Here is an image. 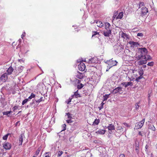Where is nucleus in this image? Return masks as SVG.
<instances>
[{"mask_svg":"<svg viewBox=\"0 0 157 157\" xmlns=\"http://www.w3.org/2000/svg\"><path fill=\"white\" fill-rule=\"evenodd\" d=\"M140 50L141 54L139 56L140 59L143 58L147 52V49L145 48H140L139 49Z\"/></svg>","mask_w":157,"mask_h":157,"instance_id":"1","label":"nucleus"},{"mask_svg":"<svg viewBox=\"0 0 157 157\" xmlns=\"http://www.w3.org/2000/svg\"><path fill=\"white\" fill-rule=\"evenodd\" d=\"M99 149L100 150L99 155L101 157H108V156L106 154L105 152V149L104 148L100 147Z\"/></svg>","mask_w":157,"mask_h":157,"instance_id":"2","label":"nucleus"},{"mask_svg":"<svg viewBox=\"0 0 157 157\" xmlns=\"http://www.w3.org/2000/svg\"><path fill=\"white\" fill-rule=\"evenodd\" d=\"M106 63L108 64L109 67H111L113 66L116 65L117 62L116 60H113L112 59H111L109 61H107Z\"/></svg>","mask_w":157,"mask_h":157,"instance_id":"3","label":"nucleus"},{"mask_svg":"<svg viewBox=\"0 0 157 157\" xmlns=\"http://www.w3.org/2000/svg\"><path fill=\"white\" fill-rule=\"evenodd\" d=\"M0 79L3 82H5L8 78L7 74L5 73L2 74L0 77Z\"/></svg>","mask_w":157,"mask_h":157,"instance_id":"4","label":"nucleus"},{"mask_svg":"<svg viewBox=\"0 0 157 157\" xmlns=\"http://www.w3.org/2000/svg\"><path fill=\"white\" fill-rule=\"evenodd\" d=\"M36 99H33V102H31L30 103V104L31 105H32L33 104H35V102H36V103H40L41 101H44V98H43V97H41L38 100H36Z\"/></svg>","mask_w":157,"mask_h":157,"instance_id":"5","label":"nucleus"},{"mask_svg":"<svg viewBox=\"0 0 157 157\" xmlns=\"http://www.w3.org/2000/svg\"><path fill=\"white\" fill-rule=\"evenodd\" d=\"M78 68L80 71H84L86 68L85 64L82 62H81L78 65Z\"/></svg>","mask_w":157,"mask_h":157,"instance_id":"6","label":"nucleus"},{"mask_svg":"<svg viewBox=\"0 0 157 157\" xmlns=\"http://www.w3.org/2000/svg\"><path fill=\"white\" fill-rule=\"evenodd\" d=\"M3 147L6 150H10L11 147L10 144L8 142H5L3 144Z\"/></svg>","mask_w":157,"mask_h":157,"instance_id":"7","label":"nucleus"},{"mask_svg":"<svg viewBox=\"0 0 157 157\" xmlns=\"http://www.w3.org/2000/svg\"><path fill=\"white\" fill-rule=\"evenodd\" d=\"M122 87H121L118 86L113 90L112 93L115 94L118 92H120L122 91Z\"/></svg>","mask_w":157,"mask_h":157,"instance_id":"8","label":"nucleus"},{"mask_svg":"<svg viewBox=\"0 0 157 157\" xmlns=\"http://www.w3.org/2000/svg\"><path fill=\"white\" fill-rule=\"evenodd\" d=\"M144 121L145 119L144 118L137 124L136 126L138 129L142 127L144 122Z\"/></svg>","mask_w":157,"mask_h":157,"instance_id":"9","label":"nucleus"},{"mask_svg":"<svg viewBox=\"0 0 157 157\" xmlns=\"http://www.w3.org/2000/svg\"><path fill=\"white\" fill-rule=\"evenodd\" d=\"M148 12L147 9L146 7H143L141 8V15L143 16L146 15L147 13Z\"/></svg>","mask_w":157,"mask_h":157,"instance_id":"10","label":"nucleus"},{"mask_svg":"<svg viewBox=\"0 0 157 157\" xmlns=\"http://www.w3.org/2000/svg\"><path fill=\"white\" fill-rule=\"evenodd\" d=\"M84 75V74L83 73H80L78 71L76 75V77L77 78L80 79L82 78Z\"/></svg>","mask_w":157,"mask_h":157,"instance_id":"11","label":"nucleus"},{"mask_svg":"<svg viewBox=\"0 0 157 157\" xmlns=\"http://www.w3.org/2000/svg\"><path fill=\"white\" fill-rule=\"evenodd\" d=\"M111 34V30H107L106 31L103 32V34L105 36H109Z\"/></svg>","mask_w":157,"mask_h":157,"instance_id":"12","label":"nucleus"},{"mask_svg":"<svg viewBox=\"0 0 157 157\" xmlns=\"http://www.w3.org/2000/svg\"><path fill=\"white\" fill-rule=\"evenodd\" d=\"M25 135L24 134L22 133L20 135L19 137V142L21 143L20 145H22L23 138H25Z\"/></svg>","mask_w":157,"mask_h":157,"instance_id":"13","label":"nucleus"},{"mask_svg":"<svg viewBox=\"0 0 157 157\" xmlns=\"http://www.w3.org/2000/svg\"><path fill=\"white\" fill-rule=\"evenodd\" d=\"M129 43L131 44L132 45L136 47H137L139 45L138 42L134 41H130L129 42Z\"/></svg>","mask_w":157,"mask_h":157,"instance_id":"14","label":"nucleus"},{"mask_svg":"<svg viewBox=\"0 0 157 157\" xmlns=\"http://www.w3.org/2000/svg\"><path fill=\"white\" fill-rule=\"evenodd\" d=\"M96 23L97 24V26L100 27H101L104 25L103 24L99 21L96 20Z\"/></svg>","mask_w":157,"mask_h":157,"instance_id":"15","label":"nucleus"},{"mask_svg":"<svg viewBox=\"0 0 157 157\" xmlns=\"http://www.w3.org/2000/svg\"><path fill=\"white\" fill-rule=\"evenodd\" d=\"M13 71V69L12 67H10L7 71L8 74L9 75H11Z\"/></svg>","mask_w":157,"mask_h":157,"instance_id":"16","label":"nucleus"},{"mask_svg":"<svg viewBox=\"0 0 157 157\" xmlns=\"http://www.w3.org/2000/svg\"><path fill=\"white\" fill-rule=\"evenodd\" d=\"M148 128L151 130L153 131H155V128L153 124H149L148 125Z\"/></svg>","mask_w":157,"mask_h":157,"instance_id":"17","label":"nucleus"},{"mask_svg":"<svg viewBox=\"0 0 157 157\" xmlns=\"http://www.w3.org/2000/svg\"><path fill=\"white\" fill-rule=\"evenodd\" d=\"M110 25L108 22H106L105 24V29L107 30H111L110 29Z\"/></svg>","mask_w":157,"mask_h":157,"instance_id":"18","label":"nucleus"},{"mask_svg":"<svg viewBox=\"0 0 157 157\" xmlns=\"http://www.w3.org/2000/svg\"><path fill=\"white\" fill-rule=\"evenodd\" d=\"M94 59H96V58H92L90 59L88 61V63H94L95 62V60H94Z\"/></svg>","mask_w":157,"mask_h":157,"instance_id":"19","label":"nucleus"},{"mask_svg":"<svg viewBox=\"0 0 157 157\" xmlns=\"http://www.w3.org/2000/svg\"><path fill=\"white\" fill-rule=\"evenodd\" d=\"M108 128L109 130H112L115 129L113 125L112 124H109L108 127Z\"/></svg>","mask_w":157,"mask_h":157,"instance_id":"20","label":"nucleus"},{"mask_svg":"<svg viewBox=\"0 0 157 157\" xmlns=\"http://www.w3.org/2000/svg\"><path fill=\"white\" fill-rule=\"evenodd\" d=\"M81 97L80 94H79L78 93H74L73 95H72V97L74 98L75 97V98H78V97Z\"/></svg>","mask_w":157,"mask_h":157,"instance_id":"21","label":"nucleus"},{"mask_svg":"<svg viewBox=\"0 0 157 157\" xmlns=\"http://www.w3.org/2000/svg\"><path fill=\"white\" fill-rule=\"evenodd\" d=\"M139 64L140 65H142L143 64H146L147 63L146 60H142L138 62Z\"/></svg>","mask_w":157,"mask_h":157,"instance_id":"22","label":"nucleus"},{"mask_svg":"<svg viewBox=\"0 0 157 157\" xmlns=\"http://www.w3.org/2000/svg\"><path fill=\"white\" fill-rule=\"evenodd\" d=\"M123 13L122 12H120L119 14L118 15V16L117 17L116 19H121L123 16Z\"/></svg>","mask_w":157,"mask_h":157,"instance_id":"23","label":"nucleus"},{"mask_svg":"<svg viewBox=\"0 0 157 157\" xmlns=\"http://www.w3.org/2000/svg\"><path fill=\"white\" fill-rule=\"evenodd\" d=\"M124 84H125V88L127 87L128 86H132L133 85V84H132V82H126V83L125 84L124 83Z\"/></svg>","mask_w":157,"mask_h":157,"instance_id":"24","label":"nucleus"},{"mask_svg":"<svg viewBox=\"0 0 157 157\" xmlns=\"http://www.w3.org/2000/svg\"><path fill=\"white\" fill-rule=\"evenodd\" d=\"M105 130H99L97 132L99 134L103 135L105 134Z\"/></svg>","mask_w":157,"mask_h":157,"instance_id":"25","label":"nucleus"},{"mask_svg":"<svg viewBox=\"0 0 157 157\" xmlns=\"http://www.w3.org/2000/svg\"><path fill=\"white\" fill-rule=\"evenodd\" d=\"M121 37L124 38H128V35L125 33L122 32L121 33Z\"/></svg>","mask_w":157,"mask_h":157,"instance_id":"26","label":"nucleus"},{"mask_svg":"<svg viewBox=\"0 0 157 157\" xmlns=\"http://www.w3.org/2000/svg\"><path fill=\"white\" fill-rule=\"evenodd\" d=\"M110 94H105L103 96V101L106 100L109 97Z\"/></svg>","mask_w":157,"mask_h":157,"instance_id":"27","label":"nucleus"},{"mask_svg":"<svg viewBox=\"0 0 157 157\" xmlns=\"http://www.w3.org/2000/svg\"><path fill=\"white\" fill-rule=\"evenodd\" d=\"M84 86V85L82 83H80V84L78 85L77 86V88L79 90L82 88Z\"/></svg>","mask_w":157,"mask_h":157,"instance_id":"28","label":"nucleus"},{"mask_svg":"<svg viewBox=\"0 0 157 157\" xmlns=\"http://www.w3.org/2000/svg\"><path fill=\"white\" fill-rule=\"evenodd\" d=\"M12 112L11 111H6L3 112V114L4 115H6L8 116H9V114Z\"/></svg>","mask_w":157,"mask_h":157,"instance_id":"29","label":"nucleus"},{"mask_svg":"<svg viewBox=\"0 0 157 157\" xmlns=\"http://www.w3.org/2000/svg\"><path fill=\"white\" fill-rule=\"evenodd\" d=\"M35 97V95L33 93H31V95L29 97L28 99L29 100L30 99H32L33 98H34Z\"/></svg>","mask_w":157,"mask_h":157,"instance_id":"30","label":"nucleus"},{"mask_svg":"<svg viewBox=\"0 0 157 157\" xmlns=\"http://www.w3.org/2000/svg\"><path fill=\"white\" fill-rule=\"evenodd\" d=\"M139 73L140 75H143L144 74V71L142 68H141L139 71Z\"/></svg>","mask_w":157,"mask_h":157,"instance_id":"31","label":"nucleus"},{"mask_svg":"<svg viewBox=\"0 0 157 157\" xmlns=\"http://www.w3.org/2000/svg\"><path fill=\"white\" fill-rule=\"evenodd\" d=\"M29 101V99L28 98H26L22 102V105H24L28 101Z\"/></svg>","mask_w":157,"mask_h":157,"instance_id":"32","label":"nucleus"},{"mask_svg":"<svg viewBox=\"0 0 157 157\" xmlns=\"http://www.w3.org/2000/svg\"><path fill=\"white\" fill-rule=\"evenodd\" d=\"M23 68V67L22 66H20L18 68L17 70L19 71V72H21Z\"/></svg>","mask_w":157,"mask_h":157,"instance_id":"33","label":"nucleus"},{"mask_svg":"<svg viewBox=\"0 0 157 157\" xmlns=\"http://www.w3.org/2000/svg\"><path fill=\"white\" fill-rule=\"evenodd\" d=\"M66 114L68 118L71 119L72 118V114H71L69 113H66Z\"/></svg>","mask_w":157,"mask_h":157,"instance_id":"34","label":"nucleus"},{"mask_svg":"<svg viewBox=\"0 0 157 157\" xmlns=\"http://www.w3.org/2000/svg\"><path fill=\"white\" fill-rule=\"evenodd\" d=\"M123 127L122 126H118L117 128V130H120L121 132L123 131Z\"/></svg>","mask_w":157,"mask_h":157,"instance_id":"35","label":"nucleus"},{"mask_svg":"<svg viewBox=\"0 0 157 157\" xmlns=\"http://www.w3.org/2000/svg\"><path fill=\"white\" fill-rule=\"evenodd\" d=\"M99 122V119H95L94 121L93 122L94 124H95L96 125L98 124Z\"/></svg>","mask_w":157,"mask_h":157,"instance_id":"36","label":"nucleus"},{"mask_svg":"<svg viewBox=\"0 0 157 157\" xmlns=\"http://www.w3.org/2000/svg\"><path fill=\"white\" fill-rule=\"evenodd\" d=\"M143 78V76L142 75H140L139 77H138V78H137L136 79V80L137 82H139V80L140 79H141L142 78Z\"/></svg>","mask_w":157,"mask_h":157,"instance_id":"37","label":"nucleus"},{"mask_svg":"<svg viewBox=\"0 0 157 157\" xmlns=\"http://www.w3.org/2000/svg\"><path fill=\"white\" fill-rule=\"evenodd\" d=\"M144 58L147 60H150L151 59V56H150L149 55H147L146 56H144Z\"/></svg>","mask_w":157,"mask_h":157,"instance_id":"38","label":"nucleus"},{"mask_svg":"<svg viewBox=\"0 0 157 157\" xmlns=\"http://www.w3.org/2000/svg\"><path fill=\"white\" fill-rule=\"evenodd\" d=\"M63 152L62 151H59L58 152L57 156L59 157L62 154Z\"/></svg>","mask_w":157,"mask_h":157,"instance_id":"39","label":"nucleus"},{"mask_svg":"<svg viewBox=\"0 0 157 157\" xmlns=\"http://www.w3.org/2000/svg\"><path fill=\"white\" fill-rule=\"evenodd\" d=\"M9 134H10L8 133V134L6 135H5L4 136H3V139L4 140H6L7 138V137L8 136V135Z\"/></svg>","mask_w":157,"mask_h":157,"instance_id":"40","label":"nucleus"},{"mask_svg":"<svg viewBox=\"0 0 157 157\" xmlns=\"http://www.w3.org/2000/svg\"><path fill=\"white\" fill-rule=\"evenodd\" d=\"M62 127L63 128V130L61 131H65L66 129V125L64 124L62 125Z\"/></svg>","mask_w":157,"mask_h":157,"instance_id":"41","label":"nucleus"},{"mask_svg":"<svg viewBox=\"0 0 157 157\" xmlns=\"http://www.w3.org/2000/svg\"><path fill=\"white\" fill-rule=\"evenodd\" d=\"M154 65V62H149L147 64V65L150 66H152Z\"/></svg>","mask_w":157,"mask_h":157,"instance_id":"42","label":"nucleus"},{"mask_svg":"<svg viewBox=\"0 0 157 157\" xmlns=\"http://www.w3.org/2000/svg\"><path fill=\"white\" fill-rule=\"evenodd\" d=\"M41 149V148H39L37 150L35 155H37L39 154L40 151V150Z\"/></svg>","mask_w":157,"mask_h":157,"instance_id":"43","label":"nucleus"},{"mask_svg":"<svg viewBox=\"0 0 157 157\" xmlns=\"http://www.w3.org/2000/svg\"><path fill=\"white\" fill-rule=\"evenodd\" d=\"M98 33L97 32V31L96 32H93L92 33V36L93 37V36L96 35L97 34H98Z\"/></svg>","mask_w":157,"mask_h":157,"instance_id":"44","label":"nucleus"},{"mask_svg":"<svg viewBox=\"0 0 157 157\" xmlns=\"http://www.w3.org/2000/svg\"><path fill=\"white\" fill-rule=\"evenodd\" d=\"M104 104V103H103V102H102V103H101V106L99 107V108L100 110H101L103 108V105Z\"/></svg>","mask_w":157,"mask_h":157,"instance_id":"45","label":"nucleus"},{"mask_svg":"<svg viewBox=\"0 0 157 157\" xmlns=\"http://www.w3.org/2000/svg\"><path fill=\"white\" fill-rule=\"evenodd\" d=\"M67 122L68 123H71L73 122V121L71 119H69L68 120H67Z\"/></svg>","mask_w":157,"mask_h":157,"instance_id":"46","label":"nucleus"},{"mask_svg":"<svg viewBox=\"0 0 157 157\" xmlns=\"http://www.w3.org/2000/svg\"><path fill=\"white\" fill-rule=\"evenodd\" d=\"M4 101V99L2 98H1L0 99V102L1 103H3Z\"/></svg>","mask_w":157,"mask_h":157,"instance_id":"47","label":"nucleus"},{"mask_svg":"<svg viewBox=\"0 0 157 157\" xmlns=\"http://www.w3.org/2000/svg\"><path fill=\"white\" fill-rule=\"evenodd\" d=\"M18 108V107L17 106H14L13 108V111H14V110H15L17 109Z\"/></svg>","mask_w":157,"mask_h":157,"instance_id":"48","label":"nucleus"},{"mask_svg":"<svg viewBox=\"0 0 157 157\" xmlns=\"http://www.w3.org/2000/svg\"><path fill=\"white\" fill-rule=\"evenodd\" d=\"M139 106L138 105V104L137 103L135 105V109L137 110L139 108Z\"/></svg>","mask_w":157,"mask_h":157,"instance_id":"49","label":"nucleus"},{"mask_svg":"<svg viewBox=\"0 0 157 157\" xmlns=\"http://www.w3.org/2000/svg\"><path fill=\"white\" fill-rule=\"evenodd\" d=\"M143 36L142 33H138L137 34V36Z\"/></svg>","mask_w":157,"mask_h":157,"instance_id":"50","label":"nucleus"},{"mask_svg":"<svg viewBox=\"0 0 157 157\" xmlns=\"http://www.w3.org/2000/svg\"><path fill=\"white\" fill-rule=\"evenodd\" d=\"M139 4L140 6H143L144 5V3L143 2H140Z\"/></svg>","mask_w":157,"mask_h":157,"instance_id":"51","label":"nucleus"},{"mask_svg":"<svg viewBox=\"0 0 157 157\" xmlns=\"http://www.w3.org/2000/svg\"><path fill=\"white\" fill-rule=\"evenodd\" d=\"M71 99L72 98H69L68 99V101L67 102V104H69V103L71 101Z\"/></svg>","mask_w":157,"mask_h":157,"instance_id":"52","label":"nucleus"},{"mask_svg":"<svg viewBox=\"0 0 157 157\" xmlns=\"http://www.w3.org/2000/svg\"><path fill=\"white\" fill-rule=\"evenodd\" d=\"M119 157H125V155L123 154H121L119 155Z\"/></svg>","mask_w":157,"mask_h":157,"instance_id":"53","label":"nucleus"},{"mask_svg":"<svg viewBox=\"0 0 157 157\" xmlns=\"http://www.w3.org/2000/svg\"><path fill=\"white\" fill-rule=\"evenodd\" d=\"M18 61L20 62H24V60L23 59H19Z\"/></svg>","mask_w":157,"mask_h":157,"instance_id":"54","label":"nucleus"},{"mask_svg":"<svg viewBox=\"0 0 157 157\" xmlns=\"http://www.w3.org/2000/svg\"><path fill=\"white\" fill-rule=\"evenodd\" d=\"M123 124L126 126H127L128 127L129 126L128 124L126 123H123Z\"/></svg>","mask_w":157,"mask_h":157,"instance_id":"55","label":"nucleus"},{"mask_svg":"<svg viewBox=\"0 0 157 157\" xmlns=\"http://www.w3.org/2000/svg\"><path fill=\"white\" fill-rule=\"evenodd\" d=\"M25 32H24V33L22 34V35H21V38H23V37L25 36Z\"/></svg>","mask_w":157,"mask_h":157,"instance_id":"56","label":"nucleus"},{"mask_svg":"<svg viewBox=\"0 0 157 157\" xmlns=\"http://www.w3.org/2000/svg\"><path fill=\"white\" fill-rule=\"evenodd\" d=\"M138 147H139V145L138 144H137L136 145V148H135V150H137L138 149Z\"/></svg>","mask_w":157,"mask_h":157,"instance_id":"57","label":"nucleus"},{"mask_svg":"<svg viewBox=\"0 0 157 157\" xmlns=\"http://www.w3.org/2000/svg\"><path fill=\"white\" fill-rule=\"evenodd\" d=\"M124 83L125 84L126 82H124L122 83H121V85H123V86H124L125 87V84H124Z\"/></svg>","mask_w":157,"mask_h":157,"instance_id":"58","label":"nucleus"},{"mask_svg":"<svg viewBox=\"0 0 157 157\" xmlns=\"http://www.w3.org/2000/svg\"><path fill=\"white\" fill-rule=\"evenodd\" d=\"M110 68H111V67H109V68L107 67L106 71H108L109 70Z\"/></svg>","mask_w":157,"mask_h":157,"instance_id":"59","label":"nucleus"},{"mask_svg":"<svg viewBox=\"0 0 157 157\" xmlns=\"http://www.w3.org/2000/svg\"><path fill=\"white\" fill-rule=\"evenodd\" d=\"M147 66L146 65H143V66H142V67L143 68H145Z\"/></svg>","mask_w":157,"mask_h":157,"instance_id":"60","label":"nucleus"},{"mask_svg":"<svg viewBox=\"0 0 157 157\" xmlns=\"http://www.w3.org/2000/svg\"><path fill=\"white\" fill-rule=\"evenodd\" d=\"M96 22V20L95 21H94L93 22L92 21H91V22H90V23L91 24H94V23L95 22Z\"/></svg>","mask_w":157,"mask_h":157,"instance_id":"61","label":"nucleus"},{"mask_svg":"<svg viewBox=\"0 0 157 157\" xmlns=\"http://www.w3.org/2000/svg\"><path fill=\"white\" fill-rule=\"evenodd\" d=\"M139 135H140V136H142V133H141V132H139Z\"/></svg>","mask_w":157,"mask_h":157,"instance_id":"62","label":"nucleus"},{"mask_svg":"<svg viewBox=\"0 0 157 157\" xmlns=\"http://www.w3.org/2000/svg\"><path fill=\"white\" fill-rule=\"evenodd\" d=\"M30 105H30H27V106H25V108H28L29 107V106Z\"/></svg>","mask_w":157,"mask_h":157,"instance_id":"63","label":"nucleus"},{"mask_svg":"<svg viewBox=\"0 0 157 157\" xmlns=\"http://www.w3.org/2000/svg\"><path fill=\"white\" fill-rule=\"evenodd\" d=\"M50 157V156H49V155H46L45 156V157Z\"/></svg>","mask_w":157,"mask_h":157,"instance_id":"64","label":"nucleus"}]
</instances>
